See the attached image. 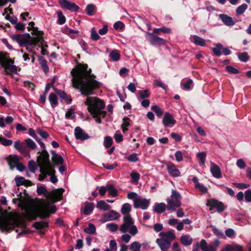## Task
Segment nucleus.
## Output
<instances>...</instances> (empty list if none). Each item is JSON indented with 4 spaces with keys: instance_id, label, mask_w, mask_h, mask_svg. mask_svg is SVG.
<instances>
[{
    "instance_id": "obj_64",
    "label": "nucleus",
    "mask_w": 251,
    "mask_h": 251,
    "mask_svg": "<svg viewBox=\"0 0 251 251\" xmlns=\"http://www.w3.org/2000/svg\"><path fill=\"white\" fill-rule=\"evenodd\" d=\"M221 251H234V247L229 244H227Z\"/></svg>"
},
{
    "instance_id": "obj_60",
    "label": "nucleus",
    "mask_w": 251,
    "mask_h": 251,
    "mask_svg": "<svg viewBox=\"0 0 251 251\" xmlns=\"http://www.w3.org/2000/svg\"><path fill=\"white\" fill-rule=\"evenodd\" d=\"M236 165L241 169H244L246 167V163L242 159H239L237 160Z\"/></svg>"
},
{
    "instance_id": "obj_4",
    "label": "nucleus",
    "mask_w": 251,
    "mask_h": 251,
    "mask_svg": "<svg viewBox=\"0 0 251 251\" xmlns=\"http://www.w3.org/2000/svg\"><path fill=\"white\" fill-rule=\"evenodd\" d=\"M38 158L41 172V174L39 176V180L41 181L46 177L47 174L50 175L55 172V171L50 162L49 154L47 151L44 150Z\"/></svg>"
},
{
    "instance_id": "obj_33",
    "label": "nucleus",
    "mask_w": 251,
    "mask_h": 251,
    "mask_svg": "<svg viewBox=\"0 0 251 251\" xmlns=\"http://www.w3.org/2000/svg\"><path fill=\"white\" fill-rule=\"evenodd\" d=\"M131 205L128 203H124L122 206L121 212L125 216L127 214H129V213L131 211Z\"/></svg>"
},
{
    "instance_id": "obj_34",
    "label": "nucleus",
    "mask_w": 251,
    "mask_h": 251,
    "mask_svg": "<svg viewBox=\"0 0 251 251\" xmlns=\"http://www.w3.org/2000/svg\"><path fill=\"white\" fill-rule=\"evenodd\" d=\"M123 123L121 126L123 132H125L128 130L127 128L128 126H130L131 120L127 117H125L123 118Z\"/></svg>"
},
{
    "instance_id": "obj_11",
    "label": "nucleus",
    "mask_w": 251,
    "mask_h": 251,
    "mask_svg": "<svg viewBox=\"0 0 251 251\" xmlns=\"http://www.w3.org/2000/svg\"><path fill=\"white\" fill-rule=\"evenodd\" d=\"M16 224V220L10 218L0 219V229L8 231L12 229Z\"/></svg>"
},
{
    "instance_id": "obj_7",
    "label": "nucleus",
    "mask_w": 251,
    "mask_h": 251,
    "mask_svg": "<svg viewBox=\"0 0 251 251\" xmlns=\"http://www.w3.org/2000/svg\"><path fill=\"white\" fill-rule=\"evenodd\" d=\"M124 223L119 228L121 232L126 233L129 232L132 236L135 235L138 233V229L134 224V221L130 214L125 215L123 217Z\"/></svg>"
},
{
    "instance_id": "obj_2",
    "label": "nucleus",
    "mask_w": 251,
    "mask_h": 251,
    "mask_svg": "<svg viewBox=\"0 0 251 251\" xmlns=\"http://www.w3.org/2000/svg\"><path fill=\"white\" fill-rule=\"evenodd\" d=\"M56 207L54 205H50L48 201H44L39 206L33 205L29 206L25 210L26 217L29 220H35L37 216L41 218H46L49 216L50 213H54Z\"/></svg>"
},
{
    "instance_id": "obj_54",
    "label": "nucleus",
    "mask_w": 251,
    "mask_h": 251,
    "mask_svg": "<svg viewBox=\"0 0 251 251\" xmlns=\"http://www.w3.org/2000/svg\"><path fill=\"white\" fill-rule=\"evenodd\" d=\"M15 182L17 186L24 185L25 181V179L22 176H17L15 178Z\"/></svg>"
},
{
    "instance_id": "obj_56",
    "label": "nucleus",
    "mask_w": 251,
    "mask_h": 251,
    "mask_svg": "<svg viewBox=\"0 0 251 251\" xmlns=\"http://www.w3.org/2000/svg\"><path fill=\"white\" fill-rule=\"evenodd\" d=\"M234 186H235L236 187L243 189H246L248 188L250 186V185L247 183H233Z\"/></svg>"
},
{
    "instance_id": "obj_35",
    "label": "nucleus",
    "mask_w": 251,
    "mask_h": 251,
    "mask_svg": "<svg viewBox=\"0 0 251 251\" xmlns=\"http://www.w3.org/2000/svg\"><path fill=\"white\" fill-rule=\"evenodd\" d=\"M86 11L89 16H92L96 11V6L93 4H89L86 6Z\"/></svg>"
},
{
    "instance_id": "obj_52",
    "label": "nucleus",
    "mask_w": 251,
    "mask_h": 251,
    "mask_svg": "<svg viewBox=\"0 0 251 251\" xmlns=\"http://www.w3.org/2000/svg\"><path fill=\"white\" fill-rule=\"evenodd\" d=\"M206 156V153L204 152H199L198 154V157L201 161L200 165H203L204 164Z\"/></svg>"
},
{
    "instance_id": "obj_20",
    "label": "nucleus",
    "mask_w": 251,
    "mask_h": 251,
    "mask_svg": "<svg viewBox=\"0 0 251 251\" xmlns=\"http://www.w3.org/2000/svg\"><path fill=\"white\" fill-rule=\"evenodd\" d=\"M148 33L150 36V38L149 39V41L152 45H161L165 44V40L164 39H163V38H161L157 36H155L152 33Z\"/></svg>"
},
{
    "instance_id": "obj_18",
    "label": "nucleus",
    "mask_w": 251,
    "mask_h": 251,
    "mask_svg": "<svg viewBox=\"0 0 251 251\" xmlns=\"http://www.w3.org/2000/svg\"><path fill=\"white\" fill-rule=\"evenodd\" d=\"M167 169L170 175L173 177L178 176L180 174L178 169L171 162H169L167 164Z\"/></svg>"
},
{
    "instance_id": "obj_3",
    "label": "nucleus",
    "mask_w": 251,
    "mask_h": 251,
    "mask_svg": "<svg viewBox=\"0 0 251 251\" xmlns=\"http://www.w3.org/2000/svg\"><path fill=\"white\" fill-rule=\"evenodd\" d=\"M85 103L88 106V110L95 119L96 122L101 123V118H104L106 113L103 110L105 107L103 101L97 97H88Z\"/></svg>"
},
{
    "instance_id": "obj_12",
    "label": "nucleus",
    "mask_w": 251,
    "mask_h": 251,
    "mask_svg": "<svg viewBox=\"0 0 251 251\" xmlns=\"http://www.w3.org/2000/svg\"><path fill=\"white\" fill-rule=\"evenodd\" d=\"M58 2L62 8L74 12L77 11L79 9V7L74 2L67 0H58Z\"/></svg>"
},
{
    "instance_id": "obj_13",
    "label": "nucleus",
    "mask_w": 251,
    "mask_h": 251,
    "mask_svg": "<svg viewBox=\"0 0 251 251\" xmlns=\"http://www.w3.org/2000/svg\"><path fill=\"white\" fill-rule=\"evenodd\" d=\"M134 207L135 208H140L143 210L146 209L149 206V200L145 198H135L133 200Z\"/></svg>"
},
{
    "instance_id": "obj_59",
    "label": "nucleus",
    "mask_w": 251,
    "mask_h": 251,
    "mask_svg": "<svg viewBox=\"0 0 251 251\" xmlns=\"http://www.w3.org/2000/svg\"><path fill=\"white\" fill-rule=\"evenodd\" d=\"M133 181L134 182H137L140 178V175L139 173L135 172H132L130 175Z\"/></svg>"
},
{
    "instance_id": "obj_44",
    "label": "nucleus",
    "mask_w": 251,
    "mask_h": 251,
    "mask_svg": "<svg viewBox=\"0 0 251 251\" xmlns=\"http://www.w3.org/2000/svg\"><path fill=\"white\" fill-rule=\"evenodd\" d=\"M57 13L58 17V23L59 25L64 24L66 22L65 17L63 15L61 11H58Z\"/></svg>"
},
{
    "instance_id": "obj_41",
    "label": "nucleus",
    "mask_w": 251,
    "mask_h": 251,
    "mask_svg": "<svg viewBox=\"0 0 251 251\" xmlns=\"http://www.w3.org/2000/svg\"><path fill=\"white\" fill-rule=\"evenodd\" d=\"M109 55L111 58L114 61L119 60L120 57V54L119 51L117 50H112Z\"/></svg>"
},
{
    "instance_id": "obj_47",
    "label": "nucleus",
    "mask_w": 251,
    "mask_h": 251,
    "mask_svg": "<svg viewBox=\"0 0 251 251\" xmlns=\"http://www.w3.org/2000/svg\"><path fill=\"white\" fill-rule=\"evenodd\" d=\"M238 56L239 60L244 62H246L247 61H248L249 59L248 54L246 52L239 53L238 54Z\"/></svg>"
},
{
    "instance_id": "obj_57",
    "label": "nucleus",
    "mask_w": 251,
    "mask_h": 251,
    "mask_svg": "<svg viewBox=\"0 0 251 251\" xmlns=\"http://www.w3.org/2000/svg\"><path fill=\"white\" fill-rule=\"evenodd\" d=\"M245 199L247 202H251V189L245 192Z\"/></svg>"
},
{
    "instance_id": "obj_40",
    "label": "nucleus",
    "mask_w": 251,
    "mask_h": 251,
    "mask_svg": "<svg viewBox=\"0 0 251 251\" xmlns=\"http://www.w3.org/2000/svg\"><path fill=\"white\" fill-rule=\"evenodd\" d=\"M248 8L247 4L244 3L238 6L236 9V14L238 15H241L244 13L246 10Z\"/></svg>"
},
{
    "instance_id": "obj_32",
    "label": "nucleus",
    "mask_w": 251,
    "mask_h": 251,
    "mask_svg": "<svg viewBox=\"0 0 251 251\" xmlns=\"http://www.w3.org/2000/svg\"><path fill=\"white\" fill-rule=\"evenodd\" d=\"M24 144L27 148L30 150H34L37 147L36 143L30 138L25 139L24 140Z\"/></svg>"
},
{
    "instance_id": "obj_8",
    "label": "nucleus",
    "mask_w": 251,
    "mask_h": 251,
    "mask_svg": "<svg viewBox=\"0 0 251 251\" xmlns=\"http://www.w3.org/2000/svg\"><path fill=\"white\" fill-rule=\"evenodd\" d=\"M37 192L40 195L43 194L47 199L52 202L57 201L60 199L63 194L62 189H56L49 192L43 186L38 187Z\"/></svg>"
},
{
    "instance_id": "obj_17",
    "label": "nucleus",
    "mask_w": 251,
    "mask_h": 251,
    "mask_svg": "<svg viewBox=\"0 0 251 251\" xmlns=\"http://www.w3.org/2000/svg\"><path fill=\"white\" fill-rule=\"evenodd\" d=\"M192 181L194 184V187L195 189L199 190L203 194H206L208 193L207 188L203 184L200 183L199 181L198 178L196 176L193 177Z\"/></svg>"
},
{
    "instance_id": "obj_5",
    "label": "nucleus",
    "mask_w": 251,
    "mask_h": 251,
    "mask_svg": "<svg viewBox=\"0 0 251 251\" xmlns=\"http://www.w3.org/2000/svg\"><path fill=\"white\" fill-rule=\"evenodd\" d=\"M12 39L17 42L21 46L36 45L38 43L42 42L43 41L41 33H37L36 37H31L29 35L14 34L12 36Z\"/></svg>"
},
{
    "instance_id": "obj_39",
    "label": "nucleus",
    "mask_w": 251,
    "mask_h": 251,
    "mask_svg": "<svg viewBox=\"0 0 251 251\" xmlns=\"http://www.w3.org/2000/svg\"><path fill=\"white\" fill-rule=\"evenodd\" d=\"M223 49L222 44L219 43L216 45V47L213 48V51L214 54L217 56H220L221 55V50Z\"/></svg>"
},
{
    "instance_id": "obj_23",
    "label": "nucleus",
    "mask_w": 251,
    "mask_h": 251,
    "mask_svg": "<svg viewBox=\"0 0 251 251\" xmlns=\"http://www.w3.org/2000/svg\"><path fill=\"white\" fill-rule=\"evenodd\" d=\"M10 169L13 170L19 162V158L17 155H10L7 158Z\"/></svg>"
},
{
    "instance_id": "obj_29",
    "label": "nucleus",
    "mask_w": 251,
    "mask_h": 251,
    "mask_svg": "<svg viewBox=\"0 0 251 251\" xmlns=\"http://www.w3.org/2000/svg\"><path fill=\"white\" fill-rule=\"evenodd\" d=\"M166 209V205L164 203H158L155 204L154 211L157 213H162Z\"/></svg>"
},
{
    "instance_id": "obj_51",
    "label": "nucleus",
    "mask_w": 251,
    "mask_h": 251,
    "mask_svg": "<svg viewBox=\"0 0 251 251\" xmlns=\"http://www.w3.org/2000/svg\"><path fill=\"white\" fill-rule=\"evenodd\" d=\"M107 228L111 232H115L118 229V226L114 223H110L106 225Z\"/></svg>"
},
{
    "instance_id": "obj_37",
    "label": "nucleus",
    "mask_w": 251,
    "mask_h": 251,
    "mask_svg": "<svg viewBox=\"0 0 251 251\" xmlns=\"http://www.w3.org/2000/svg\"><path fill=\"white\" fill-rule=\"evenodd\" d=\"M141 248V244L137 241H134L130 244L129 249L131 251H140Z\"/></svg>"
},
{
    "instance_id": "obj_61",
    "label": "nucleus",
    "mask_w": 251,
    "mask_h": 251,
    "mask_svg": "<svg viewBox=\"0 0 251 251\" xmlns=\"http://www.w3.org/2000/svg\"><path fill=\"white\" fill-rule=\"evenodd\" d=\"M37 133L43 138L46 139L49 136V134L46 131H44L40 128L37 129Z\"/></svg>"
},
{
    "instance_id": "obj_27",
    "label": "nucleus",
    "mask_w": 251,
    "mask_h": 251,
    "mask_svg": "<svg viewBox=\"0 0 251 251\" xmlns=\"http://www.w3.org/2000/svg\"><path fill=\"white\" fill-rule=\"evenodd\" d=\"M24 143H21L19 141H17L14 143V147L18 151L22 153H26V147L24 146Z\"/></svg>"
},
{
    "instance_id": "obj_26",
    "label": "nucleus",
    "mask_w": 251,
    "mask_h": 251,
    "mask_svg": "<svg viewBox=\"0 0 251 251\" xmlns=\"http://www.w3.org/2000/svg\"><path fill=\"white\" fill-rule=\"evenodd\" d=\"M220 17L224 24L226 25L231 26L235 24L232 18L226 15L221 14L220 15Z\"/></svg>"
},
{
    "instance_id": "obj_30",
    "label": "nucleus",
    "mask_w": 251,
    "mask_h": 251,
    "mask_svg": "<svg viewBox=\"0 0 251 251\" xmlns=\"http://www.w3.org/2000/svg\"><path fill=\"white\" fill-rule=\"evenodd\" d=\"M50 104L52 108L55 107L58 105L57 96L54 93H50L49 97Z\"/></svg>"
},
{
    "instance_id": "obj_49",
    "label": "nucleus",
    "mask_w": 251,
    "mask_h": 251,
    "mask_svg": "<svg viewBox=\"0 0 251 251\" xmlns=\"http://www.w3.org/2000/svg\"><path fill=\"white\" fill-rule=\"evenodd\" d=\"M113 140L112 138L107 136L104 138L103 144L106 148H109L112 144Z\"/></svg>"
},
{
    "instance_id": "obj_10",
    "label": "nucleus",
    "mask_w": 251,
    "mask_h": 251,
    "mask_svg": "<svg viewBox=\"0 0 251 251\" xmlns=\"http://www.w3.org/2000/svg\"><path fill=\"white\" fill-rule=\"evenodd\" d=\"M206 206L209 207V210L211 211L215 208L219 213L223 212L226 208L223 202L214 199L208 200Z\"/></svg>"
},
{
    "instance_id": "obj_45",
    "label": "nucleus",
    "mask_w": 251,
    "mask_h": 251,
    "mask_svg": "<svg viewBox=\"0 0 251 251\" xmlns=\"http://www.w3.org/2000/svg\"><path fill=\"white\" fill-rule=\"evenodd\" d=\"M139 95L141 99H145L149 97L150 93L148 90H141L139 92Z\"/></svg>"
},
{
    "instance_id": "obj_24",
    "label": "nucleus",
    "mask_w": 251,
    "mask_h": 251,
    "mask_svg": "<svg viewBox=\"0 0 251 251\" xmlns=\"http://www.w3.org/2000/svg\"><path fill=\"white\" fill-rule=\"evenodd\" d=\"M200 244L201 251H216L212 245H208L204 239L201 240Z\"/></svg>"
},
{
    "instance_id": "obj_36",
    "label": "nucleus",
    "mask_w": 251,
    "mask_h": 251,
    "mask_svg": "<svg viewBox=\"0 0 251 251\" xmlns=\"http://www.w3.org/2000/svg\"><path fill=\"white\" fill-rule=\"evenodd\" d=\"M107 191L109 195L113 197H116L118 195V191L112 184H107Z\"/></svg>"
},
{
    "instance_id": "obj_31",
    "label": "nucleus",
    "mask_w": 251,
    "mask_h": 251,
    "mask_svg": "<svg viewBox=\"0 0 251 251\" xmlns=\"http://www.w3.org/2000/svg\"><path fill=\"white\" fill-rule=\"evenodd\" d=\"M55 93L57 96L67 103H69L71 101V100L67 97V95L63 91L57 90H56Z\"/></svg>"
},
{
    "instance_id": "obj_9",
    "label": "nucleus",
    "mask_w": 251,
    "mask_h": 251,
    "mask_svg": "<svg viewBox=\"0 0 251 251\" xmlns=\"http://www.w3.org/2000/svg\"><path fill=\"white\" fill-rule=\"evenodd\" d=\"M180 200L181 197L180 194L176 191L172 190L170 198H168L167 200V209L169 210H176L181 204Z\"/></svg>"
},
{
    "instance_id": "obj_46",
    "label": "nucleus",
    "mask_w": 251,
    "mask_h": 251,
    "mask_svg": "<svg viewBox=\"0 0 251 251\" xmlns=\"http://www.w3.org/2000/svg\"><path fill=\"white\" fill-rule=\"evenodd\" d=\"M13 142L11 140L7 139L4 137L0 136V144L5 146H9L12 145Z\"/></svg>"
},
{
    "instance_id": "obj_21",
    "label": "nucleus",
    "mask_w": 251,
    "mask_h": 251,
    "mask_svg": "<svg viewBox=\"0 0 251 251\" xmlns=\"http://www.w3.org/2000/svg\"><path fill=\"white\" fill-rule=\"evenodd\" d=\"M210 172L215 178H220L222 177L221 169L218 165L213 162L211 163Z\"/></svg>"
},
{
    "instance_id": "obj_15",
    "label": "nucleus",
    "mask_w": 251,
    "mask_h": 251,
    "mask_svg": "<svg viewBox=\"0 0 251 251\" xmlns=\"http://www.w3.org/2000/svg\"><path fill=\"white\" fill-rule=\"evenodd\" d=\"M159 235L164 240L169 242L171 244L172 241L176 239V235L174 230L169 231L168 232H161Z\"/></svg>"
},
{
    "instance_id": "obj_38",
    "label": "nucleus",
    "mask_w": 251,
    "mask_h": 251,
    "mask_svg": "<svg viewBox=\"0 0 251 251\" xmlns=\"http://www.w3.org/2000/svg\"><path fill=\"white\" fill-rule=\"evenodd\" d=\"M94 209V204L93 203L90 202L86 204L84 209V214L88 215L93 211Z\"/></svg>"
},
{
    "instance_id": "obj_14",
    "label": "nucleus",
    "mask_w": 251,
    "mask_h": 251,
    "mask_svg": "<svg viewBox=\"0 0 251 251\" xmlns=\"http://www.w3.org/2000/svg\"><path fill=\"white\" fill-rule=\"evenodd\" d=\"M162 122L164 126L169 127H172L176 123L173 116L168 113L165 114Z\"/></svg>"
},
{
    "instance_id": "obj_1",
    "label": "nucleus",
    "mask_w": 251,
    "mask_h": 251,
    "mask_svg": "<svg viewBox=\"0 0 251 251\" xmlns=\"http://www.w3.org/2000/svg\"><path fill=\"white\" fill-rule=\"evenodd\" d=\"M71 73L73 86L79 89L82 95H92L95 89L100 87V83L95 80L96 76L91 74V70L88 69L87 65H77Z\"/></svg>"
},
{
    "instance_id": "obj_58",
    "label": "nucleus",
    "mask_w": 251,
    "mask_h": 251,
    "mask_svg": "<svg viewBox=\"0 0 251 251\" xmlns=\"http://www.w3.org/2000/svg\"><path fill=\"white\" fill-rule=\"evenodd\" d=\"M213 232L217 236L220 237H225V235L223 232L221 230H220L218 228L214 227L212 228Z\"/></svg>"
},
{
    "instance_id": "obj_63",
    "label": "nucleus",
    "mask_w": 251,
    "mask_h": 251,
    "mask_svg": "<svg viewBox=\"0 0 251 251\" xmlns=\"http://www.w3.org/2000/svg\"><path fill=\"white\" fill-rule=\"evenodd\" d=\"M226 235L230 238L233 237L235 235V231L232 228H228L225 231Z\"/></svg>"
},
{
    "instance_id": "obj_43",
    "label": "nucleus",
    "mask_w": 251,
    "mask_h": 251,
    "mask_svg": "<svg viewBox=\"0 0 251 251\" xmlns=\"http://www.w3.org/2000/svg\"><path fill=\"white\" fill-rule=\"evenodd\" d=\"M159 31H161L165 33H170L171 32V29L166 27H163L159 28H154L153 29V32L155 34H158Z\"/></svg>"
},
{
    "instance_id": "obj_62",
    "label": "nucleus",
    "mask_w": 251,
    "mask_h": 251,
    "mask_svg": "<svg viewBox=\"0 0 251 251\" xmlns=\"http://www.w3.org/2000/svg\"><path fill=\"white\" fill-rule=\"evenodd\" d=\"M127 160L129 162H135L138 161V158L137 157V154L136 153H133L130 154L127 157Z\"/></svg>"
},
{
    "instance_id": "obj_6",
    "label": "nucleus",
    "mask_w": 251,
    "mask_h": 251,
    "mask_svg": "<svg viewBox=\"0 0 251 251\" xmlns=\"http://www.w3.org/2000/svg\"><path fill=\"white\" fill-rule=\"evenodd\" d=\"M0 65L4 69L5 74L11 75L18 72V68L14 65V61L6 54L0 52Z\"/></svg>"
},
{
    "instance_id": "obj_22",
    "label": "nucleus",
    "mask_w": 251,
    "mask_h": 251,
    "mask_svg": "<svg viewBox=\"0 0 251 251\" xmlns=\"http://www.w3.org/2000/svg\"><path fill=\"white\" fill-rule=\"evenodd\" d=\"M156 242L160 247L161 251H167L171 245L169 242L164 240L162 238L157 239Z\"/></svg>"
},
{
    "instance_id": "obj_16",
    "label": "nucleus",
    "mask_w": 251,
    "mask_h": 251,
    "mask_svg": "<svg viewBox=\"0 0 251 251\" xmlns=\"http://www.w3.org/2000/svg\"><path fill=\"white\" fill-rule=\"evenodd\" d=\"M120 217V214L116 211L111 210L106 213L103 217V222L118 219Z\"/></svg>"
},
{
    "instance_id": "obj_50",
    "label": "nucleus",
    "mask_w": 251,
    "mask_h": 251,
    "mask_svg": "<svg viewBox=\"0 0 251 251\" xmlns=\"http://www.w3.org/2000/svg\"><path fill=\"white\" fill-rule=\"evenodd\" d=\"M91 38L94 41H97L100 38V36L94 28H92L91 30Z\"/></svg>"
},
{
    "instance_id": "obj_48",
    "label": "nucleus",
    "mask_w": 251,
    "mask_h": 251,
    "mask_svg": "<svg viewBox=\"0 0 251 251\" xmlns=\"http://www.w3.org/2000/svg\"><path fill=\"white\" fill-rule=\"evenodd\" d=\"M52 160L54 164L56 165H63L64 163V159L60 155L56 156V157Z\"/></svg>"
},
{
    "instance_id": "obj_42",
    "label": "nucleus",
    "mask_w": 251,
    "mask_h": 251,
    "mask_svg": "<svg viewBox=\"0 0 251 251\" xmlns=\"http://www.w3.org/2000/svg\"><path fill=\"white\" fill-rule=\"evenodd\" d=\"M84 231L87 234H93L95 233L96 231L95 226L92 224H89L88 225V227L84 228Z\"/></svg>"
},
{
    "instance_id": "obj_19",
    "label": "nucleus",
    "mask_w": 251,
    "mask_h": 251,
    "mask_svg": "<svg viewBox=\"0 0 251 251\" xmlns=\"http://www.w3.org/2000/svg\"><path fill=\"white\" fill-rule=\"evenodd\" d=\"M75 136L76 139L85 140L89 138V136L83 132V130L79 126L75 127Z\"/></svg>"
},
{
    "instance_id": "obj_28",
    "label": "nucleus",
    "mask_w": 251,
    "mask_h": 251,
    "mask_svg": "<svg viewBox=\"0 0 251 251\" xmlns=\"http://www.w3.org/2000/svg\"><path fill=\"white\" fill-rule=\"evenodd\" d=\"M96 207L97 208L103 211H107L111 208V206L103 200L98 201Z\"/></svg>"
},
{
    "instance_id": "obj_25",
    "label": "nucleus",
    "mask_w": 251,
    "mask_h": 251,
    "mask_svg": "<svg viewBox=\"0 0 251 251\" xmlns=\"http://www.w3.org/2000/svg\"><path fill=\"white\" fill-rule=\"evenodd\" d=\"M191 41L197 46L201 47L205 46V40L198 35H195L192 36Z\"/></svg>"
},
{
    "instance_id": "obj_53",
    "label": "nucleus",
    "mask_w": 251,
    "mask_h": 251,
    "mask_svg": "<svg viewBox=\"0 0 251 251\" xmlns=\"http://www.w3.org/2000/svg\"><path fill=\"white\" fill-rule=\"evenodd\" d=\"M151 109L156 113L158 116H161L163 113L162 109L157 105L152 106Z\"/></svg>"
},
{
    "instance_id": "obj_55",
    "label": "nucleus",
    "mask_w": 251,
    "mask_h": 251,
    "mask_svg": "<svg viewBox=\"0 0 251 251\" xmlns=\"http://www.w3.org/2000/svg\"><path fill=\"white\" fill-rule=\"evenodd\" d=\"M226 68L227 71L233 74H237L239 72L238 69L231 66H226Z\"/></svg>"
}]
</instances>
